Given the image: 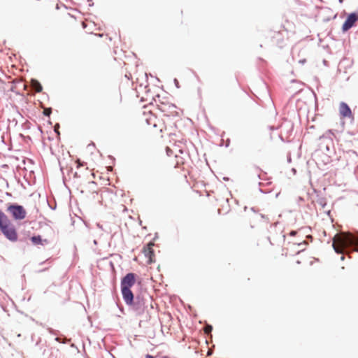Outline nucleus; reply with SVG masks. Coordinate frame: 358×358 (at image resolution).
Masks as SVG:
<instances>
[{
  "instance_id": "1",
  "label": "nucleus",
  "mask_w": 358,
  "mask_h": 358,
  "mask_svg": "<svg viewBox=\"0 0 358 358\" xmlns=\"http://www.w3.org/2000/svg\"><path fill=\"white\" fill-rule=\"evenodd\" d=\"M125 304L128 306L129 311L134 313L136 316L142 315L148 308H153L152 304V299L148 293H139L122 297Z\"/></svg>"
},
{
  "instance_id": "2",
  "label": "nucleus",
  "mask_w": 358,
  "mask_h": 358,
  "mask_svg": "<svg viewBox=\"0 0 358 358\" xmlns=\"http://www.w3.org/2000/svg\"><path fill=\"white\" fill-rule=\"evenodd\" d=\"M332 247L336 254L358 252V231L336 235L333 240Z\"/></svg>"
},
{
  "instance_id": "3",
  "label": "nucleus",
  "mask_w": 358,
  "mask_h": 358,
  "mask_svg": "<svg viewBox=\"0 0 358 358\" xmlns=\"http://www.w3.org/2000/svg\"><path fill=\"white\" fill-rule=\"evenodd\" d=\"M0 232L11 243L17 241L23 243L27 240L26 237L19 238L17 228L2 210H0Z\"/></svg>"
},
{
  "instance_id": "4",
  "label": "nucleus",
  "mask_w": 358,
  "mask_h": 358,
  "mask_svg": "<svg viewBox=\"0 0 358 358\" xmlns=\"http://www.w3.org/2000/svg\"><path fill=\"white\" fill-rule=\"evenodd\" d=\"M137 275L134 273H127L121 278L120 289L122 297L134 294L131 287L136 282Z\"/></svg>"
},
{
  "instance_id": "5",
  "label": "nucleus",
  "mask_w": 358,
  "mask_h": 358,
  "mask_svg": "<svg viewBox=\"0 0 358 358\" xmlns=\"http://www.w3.org/2000/svg\"><path fill=\"white\" fill-rule=\"evenodd\" d=\"M6 211L9 213L15 221L24 220L27 216V211L24 207L17 203H8Z\"/></svg>"
},
{
  "instance_id": "6",
  "label": "nucleus",
  "mask_w": 358,
  "mask_h": 358,
  "mask_svg": "<svg viewBox=\"0 0 358 358\" xmlns=\"http://www.w3.org/2000/svg\"><path fill=\"white\" fill-rule=\"evenodd\" d=\"M358 22V11H354L348 13L344 22L342 24V31L343 33L347 32L351 28L356 26Z\"/></svg>"
},
{
  "instance_id": "7",
  "label": "nucleus",
  "mask_w": 358,
  "mask_h": 358,
  "mask_svg": "<svg viewBox=\"0 0 358 358\" xmlns=\"http://www.w3.org/2000/svg\"><path fill=\"white\" fill-rule=\"evenodd\" d=\"M339 115L341 119L350 118L352 121H354V115L349 105L341 101L339 105Z\"/></svg>"
},
{
  "instance_id": "8",
  "label": "nucleus",
  "mask_w": 358,
  "mask_h": 358,
  "mask_svg": "<svg viewBox=\"0 0 358 358\" xmlns=\"http://www.w3.org/2000/svg\"><path fill=\"white\" fill-rule=\"evenodd\" d=\"M155 245L152 241L145 245L143 248V252L145 257L148 258L147 264H152L155 262V250L152 247Z\"/></svg>"
},
{
  "instance_id": "9",
  "label": "nucleus",
  "mask_w": 358,
  "mask_h": 358,
  "mask_svg": "<svg viewBox=\"0 0 358 358\" xmlns=\"http://www.w3.org/2000/svg\"><path fill=\"white\" fill-rule=\"evenodd\" d=\"M166 106H161L159 108V109L162 111V112H166V111H168L169 113V114H167L166 115L167 116H172V117H178L179 116V113L178 112H177L176 110V105L174 104H171V105H169L168 106V109L166 110L165 108Z\"/></svg>"
},
{
  "instance_id": "10",
  "label": "nucleus",
  "mask_w": 358,
  "mask_h": 358,
  "mask_svg": "<svg viewBox=\"0 0 358 358\" xmlns=\"http://www.w3.org/2000/svg\"><path fill=\"white\" fill-rule=\"evenodd\" d=\"M30 241L34 245H43L48 243V241L47 239H43L41 236L39 234L32 236L30 238Z\"/></svg>"
},
{
  "instance_id": "11",
  "label": "nucleus",
  "mask_w": 358,
  "mask_h": 358,
  "mask_svg": "<svg viewBox=\"0 0 358 358\" xmlns=\"http://www.w3.org/2000/svg\"><path fill=\"white\" fill-rule=\"evenodd\" d=\"M32 87L36 92H41L43 90V87L40 82L36 79L32 78L31 80Z\"/></svg>"
},
{
  "instance_id": "12",
  "label": "nucleus",
  "mask_w": 358,
  "mask_h": 358,
  "mask_svg": "<svg viewBox=\"0 0 358 358\" xmlns=\"http://www.w3.org/2000/svg\"><path fill=\"white\" fill-rule=\"evenodd\" d=\"M55 341L58 343L65 344V343H68L71 341V339H68L65 336L62 335L60 337H59V336L55 337Z\"/></svg>"
},
{
  "instance_id": "13",
  "label": "nucleus",
  "mask_w": 358,
  "mask_h": 358,
  "mask_svg": "<svg viewBox=\"0 0 358 358\" xmlns=\"http://www.w3.org/2000/svg\"><path fill=\"white\" fill-rule=\"evenodd\" d=\"M320 139L322 140V139H325L327 140L328 142L326 143V145H325V149L327 152H329L330 151V145L329 143H331V140L329 139V138H327L326 137H324V136H322L320 137Z\"/></svg>"
},
{
  "instance_id": "14",
  "label": "nucleus",
  "mask_w": 358,
  "mask_h": 358,
  "mask_svg": "<svg viewBox=\"0 0 358 358\" xmlns=\"http://www.w3.org/2000/svg\"><path fill=\"white\" fill-rule=\"evenodd\" d=\"M317 203L322 206V208H325L327 206L326 199L324 197H320L317 199Z\"/></svg>"
},
{
  "instance_id": "15",
  "label": "nucleus",
  "mask_w": 358,
  "mask_h": 358,
  "mask_svg": "<svg viewBox=\"0 0 358 358\" xmlns=\"http://www.w3.org/2000/svg\"><path fill=\"white\" fill-rule=\"evenodd\" d=\"M313 236L311 235H307L306 236V241H304L300 243H299V245H308V242H312L313 241Z\"/></svg>"
},
{
  "instance_id": "16",
  "label": "nucleus",
  "mask_w": 358,
  "mask_h": 358,
  "mask_svg": "<svg viewBox=\"0 0 358 358\" xmlns=\"http://www.w3.org/2000/svg\"><path fill=\"white\" fill-rule=\"evenodd\" d=\"M213 326L211 324H207L205 327H204V331L206 334H211L212 331H213Z\"/></svg>"
},
{
  "instance_id": "17",
  "label": "nucleus",
  "mask_w": 358,
  "mask_h": 358,
  "mask_svg": "<svg viewBox=\"0 0 358 358\" xmlns=\"http://www.w3.org/2000/svg\"><path fill=\"white\" fill-rule=\"evenodd\" d=\"M52 108H50V107L46 108L43 110V113L45 116L50 117V116L52 113Z\"/></svg>"
},
{
  "instance_id": "18",
  "label": "nucleus",
  "mask_w": 358,
  "mask_h": 358,
  "mask_svg": "<svg viewBox=\"0 0 358 358\" xmlns=\"http://www.w3.org/2000/svg\"><path fill=\"white\" fill-rule=\"evenodd\" d=\"M47 331L52 335H58L59 333L58 330H55L51 327H48Z\"/></svg>"
},
{
  "instance_id": "19",
  "label": "nucleus",
  "mask_w": 358,
  "mask_h": 358,
  "mask_svg": "<svg viewBox=\"0 0 358 358\" xmlns=\"http://www.w3.org/2000/svg\"><path fill=\"white\" fill-rule=\"evenodd\" d=\"M59 124L58 123L55 124V125L54 127V131L56 133L58 138H59V136H60V132L59 131Z\"/></svg>"
},
{
  "instance_id": "20",
  "label": "nucleus",
  "mask_w": 358,
  "mask_h": 358,
  "mask_svg": "<svg viewBox=\"0 0 358 358\" xmlns=\"http://www.w3.org/2000/svg\"><path fill=\"white\" fill-rule=\"evenodd\" d=\"M259 192L262 194H268L271 192V189H262L261 187H259Z\"/></svg>"
},
{
  "instance_id": "21",
  "label": "nucleus",
  "mask_w": 358,
  "mask_h": 358,
  "mask_svg": "<svg viewBox=\"0 0 358 358\" xmlns=\"http://www.w3.org/2000/svg\"><path fill=\"white\" fill-rule=\"evenodd\" d=\"M173 82H174L175 86L177 88H180V84H179V82H178V79L174 78Z\"/></svg>"
},
{
  "instance_id": "22",
  "label": "nucleus",
  "mask_w": 358,
  "mask_h": 358,
  "mask_svg": "<svg viewBox=\"0 0 358 358\" xmlns=\"http://www.w3.org/2000/svg\"><path fill=\"white\" fill-rule=\"evenodd\" d=\"M108 159L111 160L113 165L115 164V158L112 155H108Z\"/></svg>"
},
{
  "instance_id": "23",
  "label": "nucleus",
  "mask_w": 358,
  "mask_h": 358,
  "mask_svg": "<svg viewBox=\"0 0 358 358\" xmlns=\"http://www.w3.org/2000/svg\"><path fill=\"white\" fill-rule=\"evenodd\" d=\"M348 153H352V155H355L356 157L358 156L357 152L355 150H350Z\"/></svg>"
},
{
  "instance_id": "24",
  "label": "nucleus",
  "mask_w": 358,
  "mask_h": 358,
  "mask_svg": "<svg viewBox=\"0 0 358 358\" xmlns=\"http://www.w3.org/2000/svg\"><path fill=\"white\" fill-rule=\"evenodd\" d=\"M296 234H297V231H294V230H292V231H291L289 232V236H296Z\"/></svg>"
},
{
  "instance_id": "25",
  "label": "nucleus",
  "mask_w": 358,
  "mask_h": 358,
  "mask_svg": "<svg viewBox=\"0 0 358 358\" xmlns=\"http://www.w3.org/2000/svg\"><path fill=\"white\" fill-rule=\"evenodd\" d=\"M48 205H49V207H50L52 210H55V209H56V208H57V204H56V203H55L54 205H51V204L48 203Z\"/></svg>"
},
{
  "instance_id": "26",
  "label": "nucleus",
  "mask_w": 358,
  "mask_h": 358,
  "mask_svg": "<svg viewBox=\"0 0 358 358\" xmlns=\"http://www.w3.org/2000/svg\"><path fill=\"white\" fill-rule=\"evenodd\" d=\"M297 201L298 203H300V202H303L304 201V199L301 196H299L298 199H297Z\"/></svg>"
},
{
  "instance_id": "27",
  "label": "nucleus",
  "mask_w": 358,
  "mask_h": 358,
  "mask_svg": "<svg viewBox=\"0 0 358 358\" xmlns=\"http://www.w3.org/2000/svg\"><path fill=\"white\" fill-rule=\"evenodd\" d=\"M117 306H118V308L120 309V310L122 312V313L124 314L123 306H119V305H117Z\"/></svg>"
},
{
  "instance_id": "28",
  "label": "nucleus",
  "mask_w": 358,
  "mask_h": 358,
  "mask_svg": "<svg viewBox=\"0 0 358 358\" xmlns=\"http://www.w3.org/2000/svg\"><path fill=\"white\" fill-rule=\"evenodd\" d=\"M87 2H89V6H94V3H93V0H87Z\"/></svg>"
},
{
  "instance_id": "29",
  "label": "nucleus",
  "mask_w": 358,
  "mask_h": 358,
  "mask_svg": "<svg viewBox=\"0 0 358 358\" xmlns=\"http://www.w3.org/2000/svg\"><path fill=\"white\" fill-rule=\"evenodd\" d=\"M51 261H52L51 259L49 258V259H47L45 262H41V264H43L45 263H50V262H51Z\"/></svg>"
},
{
  "instance_id": "30",
  "label": "nucleus",
  "mask_w": 358,
  "mask_h": 358,
  "mask_svg": "<svg viewBox=\"0 0 358 358\" xmlns=\"http://www.w3.org/2000/svg\"><path fill=\"white\" fill-rule=\"evenodd\" d=\"M229 144H230V139H229V138H228V139L227 140V142H226V144H225V147H226V148H228V147L229 146Z\"/></svg>"
},
{
  "instance_id": "31",
  "label": "nucleus",
  "mask_w": 358,
  "mask_h": 358,
  "mask_svg": "<svg viewBox=\"0 0 358 358\" xmlns=\"http://www.w3.org/2000/svg\"><path fill=\"white\" fill-rule=\"evenodd\" d=\"M145 358H155V357L152 355H150V354H147L145 355Z\"/></svg>"
},
{
  "instance_id": "32",
  "label": "nucleus",
  "mask_w": 358,
  "mask_h": 358,
  "mask_svg": "<svg viewBox=\"0 0 358 358\" xmlns=\"http://www.w3.org/2000/svg\"><path fill=\"white\" fill-rule=\"evenodd\" d=\"M299 62L303 64L306 62V59H300Z\"/></svg>"
},
{
  "instance_id": "33",
  "label": "nucleus",
  "mask_w": 358,
  "mask_h": 358,
  "mask_svg": "<svg viewBox=\"0 0 358 358\" xmlns=\"http://www.w3.org/2000/svg\"><path fill=\"white\" fill-rule=\"evenodd\" d=\"M60 169H61V171L62 172V174H63V182H64V183H65L66 178H65V176H64L63 168L61 167Z\"/></svg>"
},
{
  "instance_id": "34",
  "label": "nucleus",
  "mask_w": 358,
  "mask_h": 358,
  "mask_svg": "<svg viewBox=\"0 0 358 358\" xmlns=\"http://www.w3.org/2000/svg\"><path fill=\"white\" fill-rule=\"evenodd\" d=\"M192 71V73L194 75V76L199 79V76L198 75L196 74V73L194 71V70H191Z\"/></svg>"
},
{
  "instance_id": "35",
  "label": "nucleus",
  "mask_w": 358,
  "mask_h": 358,
  "mask_svg": "<svg viewBox=\"0 0 358 358\" xmlns=\"http://www.w3.org/2000/svg\"><path fill=\"white\" fill-rule=\"evenodd\" d=\"M260 216L262 219H268V217H266V215H265L264 214H260Z\"/></svg>"
},
{
  "instance_id": "36",
  "label": "nucleus",
  "mask_w": 358,
  "mask_h": 358,
  "mask_svg": "<svg viewBox=\"0 0 358 358\" xmlns=\"http://www.w3.org/2000/svg\"><path fill=\"white\" fill-rule=\"evenodd\" d=\"M96 226H97V227H98V228H99V229H102V230H103L102 225H101L100 223H97V224H96Z\"/></svg>"
},
{
  "instance_id": "37",
  "label": "nucleus",
  "mask_w": 358,
  "mask_h": 358,
  "mask_svg": "<svg viewBox=\"0 0 358 358\" xmlns=\"http://www.w3.org/2000/svg\"><path fill=\"white\" fill-rule=\"evenodd\" d=\"M166 152H167V155H170V154H169V153H171V149H170V148H166Z\"/></svg>"
},
{
  "instance_id": "38",
  "label": "nucleus",
  "mask_w": 358,
  "mask_h": 358,
  "mask_svg": "<svg viewBox=\"0 0 358 358\" xmlns=\"http://www.w3.org/2000/svg\"><path fill=\"white\" fill-rule=\"evenodd\" d=\"M166 152H167V155H170V154H169V153H171V149H170V148H166Z\"/></svg>"
},
{
  "instance_id": "39",
  "label": "nucleus",
  "mask_w": 358,
  "mask_h": 358,
  "mask_svg": "<svg viewBox=\"0 0 358 358\" xmlns=\"http://www.w3.org/2000/svg\"><path fill=\"white\" fill-rule=\"evenodd\" d=\"M73 172V168L72 167H70L69 169H68V174H69L70 173H72Z\"/></svg>"
},
{
  "instance_id": "40",
  "label": "nucleus",
  "mask_w": 358,
  "mask_h": 358,
  "mask_svg": "<svg viewBox=\"0 0 358 358\" xmlns=\"http://www.w3.org/2000/svg\"><path fill=\"white\" fill-rule=\"evenodd\" d=\"M73 177H74V178H78V177H79V176H78V173H77V172H75V173H73Z\"/></svg>"
},
{
  "instance_id": "41",
  "label": "nucleus",
  "mask_w": 358,
  "mask_h": 358,
  "mask_svg": "<svg viewBox=\"0 0 358 358\" xmlns=\"http://www.w3.org/2000/svg\"><path fill=\"white\" fill-rule=\"evenodd\" d=\"M90 146L95 147V144H94V143L92 142L91 143H90V144L88 145V147H90Z\"/></svg>"
},
{
  "instance_id": "42",
  "label": "nucleus",
  "mask_w": 358,
  "mask_h": 358,
  "mask_svg": "<svg viewBox=\"0 0 358 358\" xmlns=\"http://www.w3.org/2000/svg\"><path fill=\"white\" fill-rule=\"evenodd\" d=\"M55 350V349L51 348L52 352H51V353H50V356H49V357H48V358H52V354H53L52 350Z\"/></svg>"
},
{
  "instance_id": "43",
  "label": "nucleus",
  "mask_w": 358,
  "mask_h": 358,
  "mask_svg": "<svg viewBox=\"0 0 358 358\" xmlns=\"http://www.w3.org/2000/svg\"><path fill=\"white\" fill-rule=\"evenodd\" d=\"M108 170L109 171H111L113 170V166H108Z\"/></svg>"
},
{
  "instance_id": "44",
  "label": "nucleus",
  "mask_w": 358,
  "mask_h": 358,
  "mask_svg": "<svg viewBox=\"0 0 358 358\" xmlns=\"http://www.w3.org/2000/svg\"><path fill=\"white\" fill-rule=\"evenodd\" d=\"M223 180H225V181H228V180H229V178H228V177H224V178H223Z\"/></svg>"
},
{
  "instance_id": "45",
  "label": "nucleus",
  "mask_w": 358,
  "mask_h": 358,
  "mask_svg": "<svg viewBox=\"0 0 358 358\" xmlns=\"http://www.w3.org/2000/svg\"><path fill=\"white\" fill-rule=\"evenodd\" d=\"M83 165H84V163L80 162V164H78V167L83 166Z\"/></svg>"
},
{
  "instance_id": "46",
  "label": "nucleus",
  "mask_w": 358,
  "mask_h": 358,
  "mask_svg": "<svg viewBox=\"0 0 358 358\" xmlns=\"http://www.w3.org/2000/svg\"><path fill=\"white\" fill-rule=\"evenodd\" d=\"M93 243H94V245H97V244H98V241H97L96 240H94V241H93Z\"/></svg>"
},
{
  "instance_id": "47",
  "label": "nucleus",
  "mask_w": 358,
  "mask_h": 358,
  "mask_svg": "<svg viewBox=\"0 0 358 358\" xmlns=\"http://www.w3.org/2000/svg\"><path fill=\"white\" fill-rule=\"evenodd\" d=\"M329 20H330V18H326V19L323 20L324 22H329Z\"/></svg>"
},
{
  "instance_id": "48",
  "label": "nucleus",
  "mask_w": 358,
  "mask_h": 358,
  "mask_svg": "<svg viewBox=\"0 0 358 358\" xmlns=\"http://www.w3.org/2000/svg\"><path fill=\"white\" fill-rule=\"evenodd\" d=\"M158 238L157 234H155V238H153L154 241H155Z\"/></svg>"
},
{
  "instance_id": "49",
  "label": "nucleus",
  "mask_w": 358,
  "mask_h": 358,
  "mask_svg": "<svg viewBox=\"0 0 358 358\" xmlns=\"http://www.w3.org/2000/svg\"><path fill=\"white\" fill-rule=\"evenodd\" d=\"M344 259H345V256H344V255H342V256L341 257V261H343Z\"/></svg>"
},
{
  "instance_id": "50",
  "label": "nucleus",
  "mask_w": 358,
  "mask_h": 358,
  "mask_svg": "<svg viewBox=\"0 0 358 358\" xmlns=\"http://www.w3.org/2000/svg\"><path fill=\"white\" fill-rule=\"evenodd\" d=\"M279 137H280V140H281L282 141H284V138H283V137L282 136V135H280V136H279Z\"/></svg>"
},
{
  "instance_id": "51",
  "label": "nucleus",
  "mask_w": 358,
  "mask_h": 358,
  "mask_svg": "<svg viewBox=\"0 0 358 358\" xmlns=\"http://www.w3.org/2000/svg\"><path fill=\"white\" fill-rule=\"evenodd\" d=\"M292 172H294V173H296V170L294 168H293V169H292Z\"/></svg>"
},
{
  "instance_id": "52",
  "label": "nucleus",
  "mask_w": 358,
  "mask_h": 358,
  "mask_svg": "<svg viewBox=\"0 0 358 358\" xmlns=\"http://www.w3.org/2000/svg\"><path fill=\"white\" fill-rule=\"evenodd\" d=\"M251 210H252V211H253V212H256V210H255V207H252V208H251Z\"/></svg>"
},
{
  "instance_id": "53",
  "label": "nucleus",
  "mask_w": 358,
  "mask_h": 358,
  "mask_svg": "<svg viewBox=\"0 0 358 358\" xmlns=\"http://www.w3.org/2000/svg\"><path fill=\"white\" fill-rule=\"evenodd\" d=\"M291 160H292V159H291V157H287V161H288V162H291Z\"/></svg>"
},
{
  "instance_id": "54",
  "label": "nucleus",
  "mask_w": 358,
  "mask_h": 358,
  "mask_svg": "<svg viewBox=\"0 0 358 358\" xmlns=\"http://www.w3.org/2000/svg\"><path fill=\"white\" fill-rule=\"evenodd\" d=\"M41 341V338H40L38 339V341L36 342V345H38V344H39V342H40Z\"/></svg>"
},
{
  "instance_id": "55",
  "label": "nucleus",
  "mask_w": 358,
  "mask_h": 358,
  "mask_svg": "<svg viewBox=\"0 0 358 358\" xmlns=\"http://www.w3.org/2000/svg\"><path fill=\"white\" fill-rule=\"evenodd\" d=\"M46 270H47V268H43V269L40 270L39 272H43V271H45Z\"/></svg>"
},
{
  "instance_id": "56",
  "label": "nucleus",
  "mask_w": 358,
  "mask_h": 358,
  "mask_svg": "<svg viewBox=\"0 0 358 358\" xmlns=\"http://www.w3.org/2000/svg\"><path fill=\"white\" fill-rule=\"evenodd\" d=\"M6 194L7 196H11V194H10V193H9V192H6Z\"/></svg>"
},
{
  "instance_id": "57",
  "label": "nucleus",
  "mask_w": 358,
  "mask_h": 358,
  "mask_svg": "<svg viewBox=\"0 0 358 358\" xmlns=\"http://www.w3.org/2000/svg\"><path fill=\"white\" fill-rule=\"evenodd\" d=\"M262 185H263V183H262V182H259V187H261Z\"/></svg>"
},
{
  "instance_id": "58",
  "label": "nucleus",
  "mask_w": 358,
  "mask_h": 358,
  "mask_svg": "<svg viewBox=\"0 0 358 358\" xmlns=\"http://www.w3.org/2000/svg\"><path fill=\"white\" fill-rule=\"evenodd\" d=\"M259 60H261L263 62H265V61L262 58H259Z\"/></svg>"
},
{
  "instance_id": "59",
  "label": "nucleus",
  "mask_w": 358,
  "mask_h": 358,
  "mask_svg": "<svg viewBox=\"0 0 358 358\" xmlns=\"http://www.w3.org/2000/svg\"><path fill=\"white\" fill-rule=\"evenodd\" d=\"M296 263H297L298 264H301V262H300L299 260H297V261H296Z\"/></svg>"
},
{
  "instance_id": "60",
  "label": "nucleus",
  "mask_w": 358,
  "mask_h": 358,
  "mask_svg": "<svg viewBox=\"0 0 358 358\" xmlns=\"http://www.w3.org/2000/svg\"><path fill=\"white\" fill-rule=\"evenodd\" d=\"M31 300V296H29L28 299H27V301H29Z\"/></svg>"
},
{
  "instance_id": "61",
  "label": "nucleus",
  "mask_w": 358,
  "mask_h": 358,
  "mask_svg": "<svg viewBox=\"0 0 358 358\" xmlns=\"http://www.w3.org/2000/svg\"><path fill=\"white\" fill-rule=\"evenodd\" d=\"M269 128H270V129H271V130L274 129L273 127H270Z\"/></svg>"
},
{
  "instance_id": "62",
  "label": "nucleus",
  "mask_w": 358,
  "mask_h": 358,
  "mask_svg": "<svg viewBox=\"0 0 358 358\" xmlns=\"http://www.w3.org/2000/svg\"><path fill=\"white\" fill-rule=\"evenodd\" d=\"M71 346L72 348H73V347H75V345L73 343V344H71Z\"/></svg>"
},
{
  "instance_id": "63",
  "label": "nucleus",
  "mask_w": 358,
  "mask_h": 358,
  "mask_svg": "<svg viewBox=\"0 0 358 358\" xmlns=\"http://www.w3.org/2000/svg\"><path fill=\"white\" fill-rule=\"evenodd\" d=\"M258 178H259V179H262V178H261V176H260V175H259V174L258 175Z\"/></svg>"
},
{
  "instance_id": "64",
  "label": "nucleus",
  "mask_w": 358,
  "mask_h": 358,
  "mask_svg": "<svg viewBox=\"0 0 358 358\" xmlns=\"http://www.w3.org/2000/svg\"><path fill=\"white\" fill-rule=\"evenodd\" d=\"M45 350H43V355H45Z\"/></svg>"
}]
</instances>
